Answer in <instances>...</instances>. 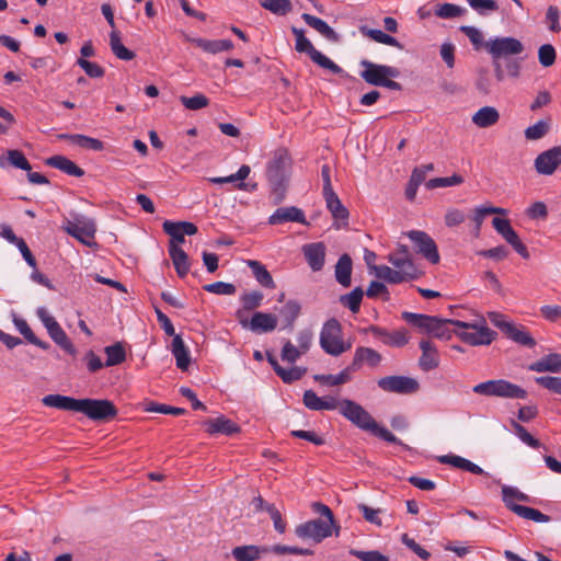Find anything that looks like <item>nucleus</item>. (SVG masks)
<instances>
[{"label": "nucleus", "mask_w": 561, "mask_h": 561, "mask_svg": "<svg viewBox=\"0 0 561 561\" xmlns=\"http://www.w3.org/2000/svg\"><path fill=\"white\" fill-rule=\"evenodd\" d=\"M42 402L45 407L82 413L94 422H107L118 413L115 404L107 399H75L62 394H47Z\"/></svg>", "instance_id": "f257e3e1"}, {"label": "nucleus", "mask_w": 561, "mask_h": 561, "mask_svg": "<svg viewBox=\"0 0 561 561\" xmlns=\"http://www.w3.org/2000/svg\"><path fill=\"white\" fill-rule=\"evenodd\" d=\"M528 370L536 373H561V354L549 353L538 360L528 365ZM535 381L540 387L548 391L561 396V377L556 376H539Z\"/></svg>", "instance_id": "f03ea898"}, {"label": "nucleus", "mask_w": 561, "mask_h": 561, "mask_svg": "<svg viewBox=\"0 0 561 561\" xmlns=\"http://www.w3.org/2000/svg\"><path fill=\"white\" fill-rule=\"evenodd\" d=\"M403 320L417 328L421 332L431 334L437 339L449 340L454 334V322L457 320L442 319L434 316L404 311Z\"/></svg>", "instance_id": "7ed1b4c3"}, {"label": "nucleus", "mask_w": 561, "mask_h": 561, "mask_svg": "<svg viewBox=\"0 0 561 561\" xmlns=\"http://www.w3.org/2000/svg\"><path fill=\"white\" fill-rule=\"evenodd\" d=\"M290 164V157L284 149L276 150L267 164V179L273 193L276 195L277 203L282 202L284 198L285 184L289 176Z\"/></svg>", "instance_id": "20e7f679"}, {"label": "nucleus", "mask_w": 561, "mask_h": 561, "mask_svg": "<svg viewBox=\"0 0 561 561\" xmlns=\"http://www.w3.org/2000/svg\"><path fill=\"white\" fill-rule=\"evenodd\" d=\"M454 333L472 346L489 345L496 336V333L488 328L484 318H479L474 322L457 320L454 322Z\"/></svg>", "instance_id": "39448f33"}, {"label": "nucleus", "mask_w": 561, "mask_h": 561, "mask_svg": "<svg viewBox=\"0 0 561 561\" xmlns=\"http://www.w3.org/2000/svg\"><path fill=\"white\" fill-rule=\"evenodd\" d=\"M360 66L364 68L359 76L368 84L376 87H385L390 90L400 91L401 84L397 81L391 80L392 78L399 77L400 72L397 68L379 65L367 59L360 61Z\"/></svg>", "instance_id": "423d86ee"}, {"label": "nucleus", "mask_w": 561, "mask_h": 561, "mask_svg": "<svg viewBox=\"0 0 561 561\" xmlns=\"http://www.w3.org/2000/svg\"><path fill=\"white\" fill-rule=\"evenodd\" d=\"M474 393L486 397L506 399H526L527 391L522 387L505 379H491L480 382L472 388Z\"/></svg>", "instance_id": "0eeeda50"}, {"label": "nucleus", "mask_w": 561, "mask_h": 561, "mask_svg": "<svg viewBox=\"0 0 561 561\" xmlns=\"http://www.w3.org/2000/svg\"><path fill=\"white\" fill-rule=\"evenodd\" d=\"M320 346L332 356H340L351 348V344L343 341L342 327L336 319H330L323 324L320 332Z\"/></svg>", "instance_id": "6e6552de"}, {"label": "nucleus", "mask_w": 561, "mask_h": 561, "mask_svg": "<svg viewBox=\"0 0 561 561\" xmlns=\"http://www.w3.org/2000/svg\"><path fill=\"white\" fill-rule=\"evenodd\" d=\"M291 32L296 37L295 49L298 53L308 54L310 59L323 69L330 70L333 73L342 72V68L339 65L314 48L311 42L305 36L304 30L293 26Z\"/></svg>", "instance_id": "1a4fd4ad"}, {"label": "nucleus", "mask_w": 561, "mask_h": 561, "mask_svg": "<svg viewBox=\"0 0 561 561\" xmlns=\"http://www.w3.org/2000/svg\"><path fill=\"white\" fill-rule=\"evenodd\" d=\"M484 48L495 60L508 59L510 56H517L524 51L523 43L511 36L490 38L484 43Z\"/></svg>", "instance_id": "9d476101"}, {"label": "nucleus", "mask_w": 561, "mask_h": 561, "mask_svg": "<svg viewBox=\"0 0 561 561\" xmlns=\"http://www.w3.org/2000/svg\"><path fill=\"white\" fill-rule=\"evenodd\" d=\"M332 527L333 525L330 523L320 518H316L296 526L295 535L299 539H310L314 543H320L322 540L332 535Z\"/></svg>", "instance_id": "9b49d317"}, {"label": "nucleus", "mask_w": 561, "mask_h": 561, "mask_svg": "<svg viewBox=\"0 0 561 561\" xmlns=\"http://www.w3.org/2000/svg\"><path fill=\"white\" fill-rule=\"evenodd\" d=\"M377 386L385 392L412 394L420 390V382L408 376H386L377 380Z\"/></svg>", "instance_id": "f8f14e48"}, {"label": "nucleus", "mask_w": 561, "mask_h": 561, "mask_svg": "<svg viewBox=\"0 0 561 561\" xmlns=\"http://www.w3.org/2000/svg\"><path fill=\"white\" fill-rule=\"evenodd\" d=\"M340 413L362 430L369 431V428L375 427L374 417L355 401L342 400Z\"/></svg>", "instance_id": "ddd939ff"}, {"label": "nucleus", "mask_w": 561, "mask_h": 561, "mask_svg": "<svg viewBox=\"0 0 561 561\" xmlns=\"http://www.w3.org/2000/svg\"><path fill=\"white\" fill-rule=\"evenodd\" d=\"M65 230L84 245L91 247L94 244L93 239L96 228L94 221L89 218L80 216L73 220H68Z\"/></svg>", "instance_id": "4468645a"}, {"label": "nucleus", "mask_w": 561, "mask_h": 561, "mask_svg": "<svg viewBox=\"0 0 561 561\" xmlns=\"http://www.w3.org/2000/svg\"><path fill=\"white\" fill-rule=\"evenodd\" d=\"M492 226L502 238L513 247V249L523 257L528 259L529 252L526 245L520 241L518 234L511 226L508 219L495 217L492 220Z\"/></svg>", "instance_id": "2eb2a0df"}, {"label": "nucleus", "mask_w": 561, "mask_h": 561, "mask_svg": "<svg viewBox=\"0 0 561 561\" xmlns=\"http://www.w3.org/2000/svg\"><path fill=\"white\" fill-rule=\"evenodd\" d=\"M407 236L417 247V252L428 262L432 264H437L439 262L437 245L432 237L420 230H411L407 232Z\"/></svg>", "instance_id": "dca6fc26"}, {"label": "nucleus", "mask_w": 561, "mask_h": 561, "mask_svg": "<svg viewBox=\"0 0 561 561\" xmlns=\"http://www.w3.org/2000/svg\"><path fill=\"white\" fill-rule=\"evenodd\" d=\"M516 495H525V493H502V501L508 510L517 514L519 517L534 520L536 523H547L550 520V517L542 514L540 511L515 503Z\"/></svg>", "instance_id": "f3484780"}, {"label": "nucleus", "mask_w": 561, "mask_h": 561, "mask_svg": "<svg viewBox=\"0 0 561 561\" xmlns=\"http://www.w3.org/2000/svg\"><path fill=\"white\" fill-rule=\"evenodd\" d=\"M237 318L240 324L255 333L272 332L277 327V317L273 313L255 312L251 321L241 319V311H237Z\"/></svg>", "instance_id": "a211bd4d"}, {"label": "nucleus", "mask_w": 561, "mask_h": 561, "mask_svg": "<svg viewBox=\"0 0 561 561\" xmlns=\"http://www.w3.org/2000/svg\"><path fill=\"white\" fill-rule=\"evenodd\" d=\"M365 333L373 334L376 339L380 340L385 345L392 347H402L409 342L408 332L405 329L387 331L377 325H369L364 329Z\"/></svg>", "instance_id": "6ab92c4d"}, {"label": "nucleus", "mask_w": 561, "mask_h": 561, "mask_svg": "<svg viewBox=\"0 0 561 561\" xmlns=\"http://www.w3.org/2000/svg\"><path fill=\"white\" fill-rule=\"evenodd\" d=\"M561 164V146L552 147L535 159V169L539 174L551 175Z\"/></svg>", "instance_id": "aec40b11"}, {"label": "nucleus", "mask_w": 561, "mask_h": 561, "mask_svg": "<svg viewBox=\"0 0 561 561\" xmlns=\"http://www.w3.org/2000/svg\"><path fill=\"white\" fill-rule=\"evenodd\" d=\"M387 259L396 268L409 273L410 277L416 279L420 276L407 245H399V248L394 252H391Z\"/></svg>", "instance_id": "412c9836"}, {"label": "nucleus", "mask_w": 561, "mask_h": 561, "mask_svg": "<svg viewBox=\"0 0 561 561\" xmlns=\"http://www.w3.org/2000/svg\"><path fill=\"white\" fill-rule=\"evenodd\" d=\"M163 231L171 237L170 242H174L180 247V244L184 243L185 236H193L197 232V227L188 221H170L165 220L163 222Z\"/></svg>", "instance_id": "4be33fe9"}, {"label": "nucleus", "mask_w": 561, "mask_h": 561, "mask_svg": "<svg viewBox=\"0 0 561 561\" xmlns=\"http://www.w3.org/2000/svg\"><path fill=\"white\" fill-rule=\"evenodd\" d=\"M382 356L379 352L374 348L359 346L355 350L351 367L353 371L358 370L364 364L375 368L380 365Z\"/></svg>", "instance_id": "5701e85b"}, {"label": "nucleus", "mask_w": 561, "mask_h": 561, "mask_svg": "<svg viewBox=\"0 0 561 561\" xmlns=\"http://www.w3.org/2000/svg\"><path fill=\"white\" fill-rule=\"evenodd\" d=\"M285 222L307 225L304 211L295 206L279 207L268 218L270 225H280Z\"/></svg>", "instance_id": "b1692460"}, {"label": "nucleus", "mask_w": 561, "mask_h": 561, "mask_svg": "<svg viewBox=\"0 0 561 561\" xmlns=\"http://www.w3.org/2000/svg\"><path fill=\"white\" fill-rule=\"evenodd\" d=\"M422 355L419 358V366L423 371H431L438 367L439 355L435 344L428 340L420 342Z\"/></svg>", "instance_id": "393cba45"}, {"label": "nucleus", "mask_w": 561, "mask_h": 561, "mask_svg": "<svg viewBox=\"0 0 561 561\" xmlns=\"http://www.w3.org/2000/svg\"><path fill=\"white\" fill-rule=\"evenodd\" d=\"M305 259L314 272L322 270L325 260V247L322 242H314L304 245Z\"/></svg>", "instance_id": "a878e982"}, {"label": "nucleus", "mask_w": 561, "mask_h": 561, "mask_svg": "<svg viewBox=\"0 0 561 561\" xmlns=\"http://www.w3.org/2000/svg\"><path fill=\"white\" fill-rule=\"evenodd\" d=\"M302 20L325 39L337 43L340 41L339 34L322 19L309 13H302Z\"/></svg>", "instance_id": "bb28decb"}, {"label": "nucleus", "mask_w": 561, "mask_h": 561, "mask_svg": "<svg viewBox=\"0 0 561 561\" xmlns=\"http://www.w3.org/2000/svg\"><path fill=\"white\" fill-rule=\"evenodd\" d=\"M204 425L206 426L207 433L210 435L214 434H226L232 435L239 432V426L229 419L225 416H219L216 419H208L205 421Z\"/></svg>", "instance_id": "cd10ccee"}, {"label": "nucleus", "mask_w": 561, "mask_h": 561, "mask_svg": "<svg viewBox=\"0 0 561 561\" xmlns=\"http://www.w3.org/2000/svg\"><path fill=\"white\" fill-rule=\"evenodd\" d=\"M323 198L325 201V205L328 210L331 213L332 217L336 221H343V225H347L348 219V210L346 207L342 204L341 199L336 195L335 192L328 193L323 195Z\"/></svg>", "instance_id": "c85d7f7f"}, {"label": "nucleus", "mask_w": 561, "mask_h": 561, "mask_svg": "<svg viewBox=\"0 0 561 561\" xmlns=\"http://www.w3.org/2000/svg\"><path fill=\"white\" fill-rule=\"evenodd\" d=\"M169 255L178 275L184 277L190 271L188 256L185 251L174 242H170Z\"/></svg>", "instance_id": "c756f323"}, {"label": "nucleus", "mask_w": 561, "mask_h": 561, "mask_svg": "<svg viewBox=\"0 0 561 561\" xmlns=\"http://www.w3.org/2000/svg\"><path fill=\"white\" fill-rule=\"evenodd\" d=\"M13 167L24 171H31V164L24 153L18 149H10L5 156H0V169Z\"/></svg>", "instance_id": "7c9ffc66"}, {"label": "nucleus", "mask_w": 561, "mask_h": 561, "mask_svg": "<svg viewBox=\"0 0 561 561\" xmlns=\"http://www.w3.org/2000/svg\"><path fill=\"white\" fill-rule=\"evenodd\" d=\"M193 44L208 54H218L231 50L234 45L230 39L194 38Z\"/></svg>", "instance_id": "2f4dec72"}, {"label": "nucleus", "mask_w": 561, "mask_h": 561, "mask_svg": "<svg viewBox=\"0 0 561 561\" xmlns=\"http://www.w3.org/2000/svg\"><path fill=\"white\" fill-rule=\"evenodd\" d=\"M270 552L268 547H259L255 545L238 546L231 551L232 557L237 561H255L261 558L263 553Z\"/></svg>", "instance_id": "473e14b6"}, {"label": "nucleus", "mask_w": 561, "mask_h": 561, "mask_svg": "<svg viewBox=\"0 0 561 561\" xmlns=\"http://www.w3.org/2000/svg\"><path fill=\"white\" fill-rule=\"evenodd\" d=\"M353 263L348 254H342L335 264V279L343 287H350L352 282Z\"/></svg>", "instance_id": "72a5a7b5"}, {"label": "nucleus", "mask_w": 561, "mask_h": 561, "mask_svg": "<svg viewBox=\"0 0 561 561\" xmlns=\"http://www.w3.org/2000/svg\"><path fill=\"white\" fill-rule=\"evenodd\" d=\"M353 369L351 366L345 367L336 375L331 374H317L313 376L314 381L319 382L322 386L327 387H335L347 383L352 380Z\"/></svg>", "instance_id": "f704fd0d"}, {"label": "nucleus", "mask_w": 561, "mask_h": 561, "mask_svg": "<svg viewBox=\"0 0 561 561\" xmlns=\"http://www.w3.org/2000/svg\"><path fill=\"white\" fill-rule=\"evenodd\" d=\"M46 164L71 176L80 178L84 174L80 167L64 156H53L46 160Z\"/></svg>", "instance_id": "c9c22d12"}, {"label": "nucleus", "mask_w": 561, "mask_h": 561, "mask_svg": "<svg viewBox=\"0 0 561 561\" xmlns=\"http://www.w3.org/2000/svg\"><path fill=\"white\" fill-rule=\"evenodd\" d=\"M373 268L375 270V274L378 278L389 284H400L407 280L414 279L413 277L409 276V273L402 272L398 268L392 270L387 265L373 266Z\"/></svg>", "instance_id": "e433bc0d"}, {"label": "nucleus", "mask_w": 561, "mask_h": 561, "mask_svg": "<svg viewBox=\"0 0 561 561\" xmlns=\"http://www.w3.org/2000/svg\"><path fill=\"white\" fill-rule=\"evenodd\" d=\"M500 119L499 111L493 106H483L472 115V123L480 128L495 125Z\"/></svg>", "instance_id": "4c0bfd02"}, {"label": "nucleus", "mask_w": 561, "mask_h": 561, "mask_svg": "<svg viewBox=\"0 0 561 561\" xmlns=\"http://www.w3.org/2000/svg\"><path fill=\"white\" fill-rule=\"evenodd\" d=\"M171 351L175 357L176 367L181 370H186L191 364V356L188 348L185 346L180 335H174Z\"/></svg>", "instance_id": "58836bf2"}, {"label": "nucleus", "mask_w": 561, "mask_h": 561, "mask_svg": "<svg viewBox=\"0 0 561 561\" xmlns=\"http://www.w3.org/2000/svg\"><path fill=\"white\" fill-rule=\"evenodd\" d=\"M439 461L442 463H448L455 468H459V469H462L465 471H468V472H471L474 474L483 473V469L481 467H479L478 465L473 463L472 461H470L463 457L457 456V455L442 456L439 458Z\"/></svg>", "instance_id": "ea45409f"}, {"label": "nucleus", "mask_w": 561, "mask_h": 561, "mask_svg": "<svg viewBox=\"0 0 561 561\" xmlns=\"http://www.w3.org/2000/svg\"><path fill=\"white\" fill-rule=\"evenodd\" d=\"M248 266L251 268L255 279L260 285L266 288H275V283L271 273L261 262L249 260Z\"/></svg>", "instance_id": "a19ab883"}, {"label": "nucleus", "mask_w": 561, "mask_h": 561, "mask_svg": "<svg viewBox=\"0 0 561 561\" xmlns=\"http://www.w3.org/2000/svg\"><path fill=\"white\" fill-rule=\"evenodd\" d=\"M59 138L68 139L73 145H77L81 148L91 149L94 151H101L104 147L103 142L101 140H99L96 138L89 137V136L80 135V134H75V135L62 134V135H59Z\"/></svg>", "instance_id": "79ce46f5"}, {"label": "nucleus", "mask_w": 561, "mask_h": 561, "mask_svg": "<svg viewBox=\"0 0 561 561\" xmlns=\"http://www.w3.org/2000/svg\"><path fill=\"white\" fill-rule=\"evenodd\" d=\"M110 46L112 53L121 60H131L136 56L134 51L123 45L119 33L116 30H113L110 34Z\"/></svg>", "instance_id": "37998d69"}, {"label": "nucleus", "mask_w": 561, "mask_h": 561, "mask_svg": "<svg viewBox=\"0 0 561 561\" xmlns=\"http://www.w3.org/2000/svg\"><path fill=\"white\" fill-rule=\"evenodd\" d=\"M505 334L512 341L523 346L534 347L536 345L534 337L524 328L517 327L513 323L508 327Z\"/></svg>", "instance_id": "c03bdc74"}, {"label": "nucleus", "mask_w": 561, "mask_h": 561, "mask_svg": "<svg viewBox=\"0 0 561 561\" xmlns=\"http://www.w3.org/2000/svg\"><path fill=\"white\" fill-rule=\"evenodd\" d=\"M104 352L106 354L105 366H116L126 359V352L121 342L106 346Z\"/></svg>", "instance_id": "a18cd8bd"}, {"label": "nucleus", "mask_w": 561, "mask_h": 561, "mask_svg": "<svg viewBox=\"0 0 561 561\" xmlns=\"http://www.w3.org/2000/svg\"><path fill=\"white\" fill-rule=\"evenodd\" d=\"M466 9L454 3H437L433 13L440 19H454L461 16Z\"/></svg>", "instance_id": "49530a36"}, {"label": "nucleus", "mask_w": 561, "mask_h": 561, "mask_svg": "<svg viewBox=\"0 0 561 561\" xmlns=\"http://www.w3.org/2000/svg\"><path fill=\"white\" fill-rule=\"evenodd\" d=\"M301 311V306L296 300H288L283 308L279 310V313L284 321L286 322V327L291 329L296 319L299 317Z\"/></svg>", "instance_id": "de8ad7c7"}, {"label": "nucleus", "mask_w": 561, "mask_h": 561, "mask_svg": "<svg viewBox=\"0 0 561 561\" xmlns=\"http://www.w3.org/2000/svg\"><path fill=\"white\" fill-rule=\"evenodd\" d=\"M363 296V289L360 287H356L351 293L342 295L340 297V302L344 307H347L353 313H356L359 311Z\"/></svg>", "instance_id": "09e8293b"}, {"label": "nucleus", "mask_w": 561, "mask_h": 561, "mask_svg": "<svg viewBox=\"0 0 561 561\" xmlns=\"http://www.w3.org/2000/svg\"><path fill=\"white\" fill-rule=\"evenodd\" d=\"M506 215L507 209L495 207V206H481L474 209V216L472 218L477 233L480 231L484 217L488 215Z\"/></svg>", "instance_id": "8fccbe9b"}, {"label": "nucleus", "mask_w": 561, "mask_h": 561, "mask_svg": "<svg viewBox=\"0 0 561 561\" xmlns=\"http://www.w3.org/2000/svg\"><path fill=\"white\" fill-rule=\"evenodd\" d=\"M14 324L16 329L20 331V333L32 344L43 348L47 350L49 347L48 343L39 340L36 337V335L33 333L32 329L27 324V322L24 319H14Z\"/></svg>", "instance_id": "3c124183"}, {"label": "nucleus", "mask_w": 561, "mask_h": 561, "mask_svg": "<svg viewBox=\"0 0 561 561\" xmlns=\"http://www.w3.org/2000/svg\"><path fill=\"white\" fill-rule=\"evenodd\" d=\"M260 3L276 15H285L293 10L290 0H260Z\"/></svg>", "instance_id": "603ef678"}, {"label": "nucleus", "mask_w": 561, "mask_h": 561, "mask_svg": "<svg viewBox=\"0 0 561 561\" xmlns=\"http://www.w3.org/2000/svg\"><path fill=\"white\" fill-rule=\"evenodd\" d=\"M48 334L51 337V340L57 345H59L64 351H66L67 353L71 354V355L76 354V348H75L73 344L68 339L66 332L64 331V329L60 325H58L54 330L49 331Z\"/></svg>", "instance_id": "864d4df0"}, {"label": "nucleus", "mask_w": 561, "mask_h": 561, "mask_svg": "<svg viewBox=\"0 0 561 561\" xmlns=\"http://www.w3.org/2000/svg\"><path fill=\"white\" fill-rule=\"evenodd\" d=\"M463 178L459 174H453L451 176L447 178H434L426 182V187L428 190H434L438 187H447V186H455L460 185L463 183Z\"/></svg>", "instance_id": "5fc2aeb1"}, {"label": "nucleus", "mask_w": 561, "mask_h": 561, "mask_svg": "<svg viewBox=\"0 0 561 561\" xmlns=\"http://www.w3.org/2000/svg\"><path fill=\"white\" fill-rule=\"evenodd\" d=\"M144 411L146 412H158L163 414H172V415H182L185 413V410L182 408H175L162 403H157L153 401L146 402L144 404Z\"/></svg>", "instance_id": "6e6d98bb"}, {"label": "nucleus", "mask_w": 561, "mask_h": 561, "mask_svg": "<svg viewBox=\"0 0 561 561\" xmlns=\"http://www.w3.org/2000/svg\"><path fill=\"white\" fill-rule=\"evenodd\" d=\"M181 103L191 111H197L201 108L206 107L209 104L208 98H206L204 94L198 93L193 96H181L180 98Z\"/></svg>", "instance_id": "4d7b16f0"}, {"label": "nucleus", "mask_w": 561, "mask_h": 561, "mask_svg": "<svg viewBox=\"0 0 561 561\" xmlns=\"http://www.w3.org/2000/svg\"><path fill=\"white\" fill-rule=\"evenodd\" d=\"M203 288L208 293L225 296L234 295L237 291V288L233 284L225 282H215L211 284H207Z\"/></svg>", "instance_id": "13d9d810"}, {"label": "nucleus", "mask_w": 561, "mask_h": 561, "mask_svg": "<svg viewBox=\"0 0 561 561\" xmlns=\"http://www.w3.org/2000/svg\"><path fill=\"white\" fill-rule=\"evenodd\" d=\"M512 426L514 428V433L523 443L536 449L541 446L540 442L533 437L523 425L516 421H512Z\"/></svg>", "instance_id": "bf43d9fd"}, {"label": "nucleus", "mask_w": 561, "mask_h": 561, "mask_svg": "<svg viewBox=\"0 0 561 561\" xmlns=\"http://www.w3.org/2000/svg\"><path fill=\"white\" fill-rule=\"evenodd\" d=\"M556 49L551 44H543L538 49V59L541 66L550 67L556 61Z\"/></svg>", "instance_id": "052dcab7"}, {"label": "nucleus", "mask_w": 561, "mask_h": 561, "mask_svg": "<svg viewBox=\"0 0 561 561\" xmlns=\"http://www.w3.org/2000/svg\"><path fill=\"white\" fill-rule=\"evenodd\" d=\"M306 371V368L298 366H294L288 369L279 368L278 377H280L285 383H291L296 380L301 379Z\"/></svg>", "instance_id": "680f3d73"}, {"label": "nucleus", "mask_w": 561, "mask_h": 561, "mask_svg": "<svg viewBox=\"0 0 561 561\" xmlns=\"http://www.w3.org/2000/svg\"><path fill=\"white\" fill-rule=\"evenodd\" d=\"M301 355H304V353L300 352L298 346H295L289 340L284 342L280 352V357L284 362L294 364Z\"/></svg>", "instance_id": "e2e57ef3"}, {"label": "nucleus", "mask_w": 561, "mask_h": 561, "mask_svg": "<svg viewBox=\"0 0 561 561\" xmlns=\"http://www.w3.org/2000/svg\"><path fill=\"white\" fill-rule=\"evenodd\" d=\"M302 401L305 407L311 411H323V397H319L313 390H306Z\"/></svg>", "instance_id": "0e129e2a"}, {"label": "nucleus", "mask_w": 561, "mask_h": 561, "mask_svg": "<svg viewBox=\"0 0 561 561\" xmlns=\"http://www.w3.org/2000/svg\"><path fill=\"white\" fill-rule=\"evenodd\" d=\"M350 554L356 557L360 561H389V558L377 550L363 551L351 549Z\"/></svg>", "instance_id": "69168bd1"}, {"label": "nucleus", "mask_w": 561, "mask_h": 561, "mask_svg": "<svg viewBox=\"0 0 561 561\" xmlns=\"http://www.w3.org/2000/svg\"><path fill=\"white\" fill-rule=\"evenodd\" d=\"M263 294L259 290L247 293L241 296V301L244 310H253L261 306Z\"/></svg>", "instance_id": "338daca9"}, {"label": "nucleus", "mask_w": 561, "mask_h": 561, "mask_svg": "<svg viewBox=\"0 0 561 561\" xmlns=\"http://www.w3.org/2000/svg\"><path fill=\"white\" fill-rule=\"evenodd\" d=\"M77 65L80 66L90 78H102L105 73L100 65L84 58H79Z\"/></svg>", "instance_id": "774afa93"}]
</instances>
